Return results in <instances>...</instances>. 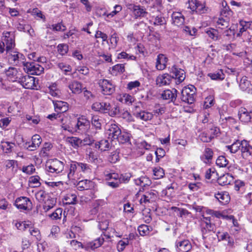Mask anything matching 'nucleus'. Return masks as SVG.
<instances>
[{
	"label": "nucleus",
	"instance_id": "obj_17",
	"mask_svg": "<svg viewBox=\"0 0 252 252\" xmlns=\"http://www.w3.org/2000/svg\"><path fill=\"white\" fill-rule=\"evenodd\" d=\"M77 162L72 161L70 164L69 171L67 174V177L70 180H76L79 179V172Z\"/></svg>",
	"mask_w": 252,
	"mask_h": 252
},
{
	"label": "nucleus",
	"instance_id": "obj_10",
	"mask_svg": "<svg viewBox=\"0 0 252 252\" xmlns=\"http://www.w3.org/2000/svg\"><path fill=\"white\" fill-rule=\"evenodd\" d=\"M14 204L19 209L30 210L32 209V203L31 200L27 197L21 196L17 198Z\"/></svg>",
	"mask_w": 252,
	"mask_h": 252
},
{
	"label": "nucleus",
	"instance_id": "obj_30",
	"mask_svg": "<svg viewBox=\"0 0 252 252\" xmlns=\"http://www.w3.org/2000/svg\"><path fill=\"white\" fill-rule=\"evenodd\" d=\"M133 13L135 18L145 17L148 13L146 9L139 5H134L133 6Z\"/></svg>",
	"mask_w": 252,
	"mask_h": 252
},
{
	"label": "nucleus",
	"instance_id": "obj_46",
	"mask_svg": "<svg viewBox=\"0 0 252 252\" xmlns=\"http://www.w3.org/2000/svg\"><path fill=\"white\" fill-rule=\"evenodd\" d=\"M56 200L53 198H50L49 196L44 201L43 209L45 211H48L52 208L56 204Z\"/></svg>",
	"mask_w": 252,
	"mask_h": 252
},
{
	"label": "nucleus",
	"instance_id": "obj_39",
	"mask_svg": "<svg viewBox=\"0 0 252 252\" xmlns=\"http://www.w3.org/2000/svg\"><path fill=\"white\" fill-rule=\"evenodd\" d=\"M95 147L101 151H105L109 150L110 144L108 140L102 139L95 143Z\"/></svg>",
	"mask_w": 252,
	"mask_h": 252
},
{
	"label": "nucleus",
	"instance_id": "obj_20",
	"mask_svg": "<svg viewBox=\"0 0 252 252\" xmlns=\"http://www.w3.org/2000/svg\"><path fill=\"white\" fill-rule=\"evenodd\" d=\"M22 72L16 68L9 67L6 71V74L9 79L12 82H18L22 76Z\"/></svg>",
	"mask_w": 252,
	"mask_h": 252
},
{
	"label": "nucleus",
	"instance_id": "obj_59",
	"mask_svg": "<svg viewBox=\"0 0 252 252\" xmlns=\"http://www.w3.org/2000/svg\"><path fill=\"white\" fill-rule=\"evenodd\" d=\"M58 52L63 56L65 55L68 51V46L66 44H59L57 46Z\"/></svg>",
	"mask_w": 252,
	"mask_h": 252
},
{
	"label": "nucleus",
	"instance_id": "obj_33",
	"mask_svg": "<svg viewBox=\"0 0 252 252\" xmlns=\"http://www.w3.org/2000/svg\"><path fill=\"white\" fill-rule=\"evenodd\" d=\"M207 76L213 80L222 81L225 78V74L222 69H218L214 72L209 73Z\"/></svg>",
	"mask_w": 252,
	"mask_h": 252
},
{
	"label": "nucleus",
	"instance_id": "obj_23",
	"mask_svg": "<svg viewBox=\"0 0 252 252\" xmlns=\"http://www.w3.org/2000/svg\"><path fill=\"white\" fill-rule=\"evenodd\" d=\"M173 77L168 73L158 75L156 79L157 84L159 87L167 85L170 84Z\"/></svg>",
	"mask_w": 252,
	"mask_h": 252
},
{
	"label": "nucleus",
	"instance_id": "obj_14",
	"mask_svg": "<svg viewBox=\"0 0 252 252\" xmlns=\"http://www.w3.org/2000/svg\"><path fill=\"white\" fill-rule=\"evenodd\" d=\"M111 108V104L106 102H95L92 105V109L102 113H107Z\"/></svg>",
	"mask_w": 252,
	"mask_h": 252
},
{
	"label": "nucleus",
	"instance_id": "obj_9",
	"mask_svg": "<svg viewBox=\"0 0 252 252\" xmlns=\"http://www.w3.org/2000/svg\"><path fill=\"white\" fill-rule=\"evenodd\" d=\"M107 177L108 179H118L120 184H127L129 182L132 175L129 172L122 173L120 175L116 172H111L109 173Z\"/></svg>",
	"mask_w": 252,
	"mask_h": 252
},
{
	"label": "nucleus",
	"instance_id": "obj_19",
	"mask_svg": "<svg viewBox=\"0 0 252 252\" xmlns=\"http://www.w3.org/2000/svg\"><path fill=\"white\" fill-rule=\"evenodd\" d=\"M238 116L242 122L247 123L250 122L252 118V110L248 111L244 107H241L238 112Z\"/></svg>",
	"mask_w": 252,
	"mask_h": 252
},
{
	"label": "nucleus",
	"instance_id": "obj_52",
	"mask_svg": "<svg viewBox=\"0 0 252 252\" xmlns=\"http://www.w3.org/2000/svg\"><path fill=\"white\" fill-rule=\"evenodd\" d=\"M124 64H117L114 65L112 68V74L116 75L118 73H122L125 72Z\"/></svg>",
	"mask_w": 252,
	"mask_h": 252
},
{
	"label": "nucleus",
	"instance_id": "obj_25",
	"mask_svg": "<svg viewBox=\"0 0 252 252\" xmlns=\"http://www.w3.org/2000/svg\"><path fill=\"white\" fill-rule=\"evenodd\" d=\"M172 23L175 26L180 27L183 26L185 22V18L183 15L179 12H174L172 14Z\"/></svg>",
	"mask_w": 252,
	"mask_h": 252
},
{
	"label": "nucleus",
	"instance_id": "obj_41",
	"mask_svg": "<svg viewBox=\"0 0 252 252\" xmlns=\"http://www.w3.org/2000/svg\"><path fill=\"white\" fill-rule=\"evenodd\" d=\"M241 145V141L237 140L234 142L231 145L226 146V147L229 151L233 154L236 153L239 150H240Z\"/></svg>",
	"mask_w": 252,
	"mask_h": 252
},
{
	"label": "nucleus",
	"instance_id": "obj_36",
	"mask_svg": "<svg viewBox=\"0 0 252 252\" xmlns=\"http://www.w3.org/2000/svg\"><path fill=\"white\" fill-rule=\"evenodd\" d=\"M118 99L122 103L127 105L131 104L134 100V98L131 95L127 94H120L118 96Z\"/></svg>",
	"mask_w": 252,
	"mask_h": 252
},
{
	"label": "nucleus",
	"instance_id": "obj_53",
	"mask_svg": "<svg viewBox=\"0 0 252 252\" xmlns=\"http://www.w3.org/2000/svg\"><path fill=\"white\" fill-rule=\"evenodd\" d=\"M187 4H188V8L190 9L192 14H194L197 9V5L198 4V0H188Z\"/></svg>",
	"mask_w": 252,
	"mask_h": 252
},
{
	"label": "nucleus",
	"instance_id": "obj_63",
	"mask_svg": "<svg viewBox=\"0 0 252 252\" xmlns=\"http://www.w3.org/2000/svg\"><path fill=\"white\" fill-rule=\"evenodd\" d=\"M84 96L87 100H93L95 98V95L91 91L84 88L82 90Z\"/></svg>",
	"mask_w": 252,
	"mask_h": 252
},
{
	"label": "nucleus",
	"instance_id": "obj_12",
	"mask_svg": "<svg viewBox=\"0 0 252 252\" xmlns=\"http://www.w3.org/2000/svg\"><path fill=\"white\" fill-rule=\"evenodd\" d=\"M170 73L172 74L171 76L173 79L177 80L176 83H182L186 78V73L183 69L178 68L176 65H173L170 69Z\"/></svg>",
	"mask_w": 252,
	"mask_h": 252
},
{
	"label": "nucleus",
	"instance_id": "obj_8",
	"mask_svg": "<svg viewBox=\"0 0 252 252\" xmlns=\"http://www.w3.org/2000/svg\"><path fill=\"white\" fill-rule=\"evenodd\" d=\"M2 41L5 44V50L7 53L15 47V37L12 33L10 32H4L2 33Z\"/></svg>",
	"mask_w": 252,
	"mask_h": 252
},
{
	"label": "nucleus",
	"instance_id": "obj_22",
	"mask_svg": "<svg viewBox=\"0 0 252 252\" xmlns=\"http://www.w3.org/2000/svg\"><path fill=\"white\" fill-rule=\"evenodd\" d=\"M140 1L143 4L147 5L150 10L154 8L159 10L162 6V0H140Z\"/></svg>",
	"mask_w": 252,
	"mask_h": 252
},
{
	"label": "nucleus",
	"instance_id": "obj_26",
	"mask_svg": "<svg viewBox=\"0 0 252 252\" xmlns=\"http://www.w3.org/2000/svg\"><path fill=\"white\" fill-rule=\"evenodd\" d=\"M68 88L74 94H79L83 89L82 84L76 80H73L69 83Z\"/></svg>",
	"mask_w": 252,
	"mask_h": 252
},
{
	"label": "nucleus",
	"instance_id": "obj_49",
	"mask_svg": "<svg viewBox=\"0 0 252 252\" xmlns=\"http://www.w3.org/2000/svg\"><path fill=\"white\" fill-rule=\"evenodd\" d=\"M29 232L30 234L34 237L38 241L41 240V237L39 230L37 228L30 226Z\"/></svg>",
	"mask_w": 252,
	"mask_h": 252
},
{
	"label": "nucleus",
	"instance_id": "obj_38",
	"mask_svg": "<svg viewBox=\"0 0 252 252\" xmlns=\"http://www.w3.org/2000/svg\"><path fill=\"white\" fill-rule=\"evenodd\" d=\"M0 146L3 152L8 154L12 152L15 146V144L12 142L3 141H1Z\"/></svg>",
	"mask_w": 252,
	"mask_h": 252
},
{
	"label": "nucleus",
	"instance_id": "obj_31",
	"mask_svg": "<svg viewBox=\"0 0 252 252\" xmlns=\"http://www.w3.org/2000/svg\"><path fill=\"white\" fill-rule=\"evenodd\" d=\"M134 116L138 119L144 121L151 120L153 118V114L146 111H140L134 114Z\"/></svg>",
	"mask_w": 252,
	"mask_h": 252
},
{
	"label": "nucleus",
	"instance_id": "obj_2",
	"mask_svg": "<svg viewBox=\"0 0 252 252\" xmlns=\"http://www.w3.org/2000/svg\"><path fill=\"white\" fill-rule=\"evenodd\" d=\"M201 227L202 237L204 240L215 233L216 226L215 224L211 223V217H203Z\"/></svg>",
	"mask_w": 252,
	"mask_h": 252
},
{
	"label": "nucleus",
	"instance_id": "obj_4",
	"mask_svg": "<svg viewBox=\"0 0 252 252\" xmlns=\"http://www.w3.org/2000/svg\"><path fill=\"white\" fill-rule=\"evenodd\" d=\"M64 164L56 158L49 160L46 164V170L49 173L58 175L61 173L64 169Z\"/></svg>",
	"mask_w": 252,
	"mask_h": 252
},
{
	"label": "nucleus",
	"instance_id": "obj_48",
	"mask_svg": "<svg viewBox=\"0 0 252 252\" xmlns=\"http://www.w3.org/2000/svg\"><path fill=\"white\" fill-rule=\"evenodd\" d=\"M35 196L38 201L42 202H44L49 197V195L45 191L40 190L35 193Z\"/></svg>",
	"mask_w": 252,
	"mask_h": 252
},
{
	"label": "nucleus",
	"instance_id": "obj_64",
	"mask_svg": "<svg viewBox=\"0 0 252 252\" xmlns=\"http://www.w3.org/2000/svg\"><path fill=\"white\" fill-rule=\"evenodd\" d=\"M30 225L31 224L27 223L26 221L18 222L15 224L16 228L21 231H25L29 228Z\"/></svg>",
	"mask_w": 252,
	"mask_h": 252
},
{
	"label": "nucleus",
	"instance_id": "obj_58",
	"mask_svg": "<svg viewBox=\"0 0 252 252\" xmlns=\"http://www.w3.org/2000/svg\"><path fill=\"white\" fill-rule=\"evenodd\" d=\"M117 140L120 143H126L129 140V134L126 132H122V131L121 130V134H119V135L118 136V138H117Z\"/></svg>",
	"mask_w": 252,
	"mask_h": 252
},
{
	"label": "nucleus",
	"instance_id": "obj_3",
	"mask_svg": "<svg viewBox=\"0 0 252 252\" xmlns=\"http://www.w3.org/2000/svg\"><path fill=\"white\" fill-rule=\"evenodd\" d=\"M196 89L193 85L185 87L181 92V99L182 101L188 104H192L195 100Z\"/></svg>",
	"mask_w": 252,
	"mask_h": 252
},
{
	"label": "nucleus",
	"instance_id": "obj_56",
	"mask_svg": "<svg viewBox=\"0 0 252 252\" xmlns=\"http://www.w3.org/2000/svg\"><path fill=\"white\" fill-rule=\"evenodd\" d=\"M174 188L175 187L173 184H172L170 186H167L165 189L162 190V193L165 196L171 197L174 192Z\"/></svg>",
	"mask_w": 252,
	"mask_h": 252
},
{
	"label": "nucleus",
	"instance_id": "obj_61",
	"mask_svg": "<svg viewBox=\"0 0 252 252\" xmlns=\"http://www.w3.org/2000/svg\"><path fill=\"white\" fill-rule=\"evenodd\" d=\"M199 138L203 142H210L213 139V136L204 132L199 135Z\"/></svg>",
	"mask_w": 252,
	"mask_h": 252
},
{
	"label": "nucleus",
	"instance_id": "obj_44",
	"mask_svg": "<svg viewBox=\"0 0 252 252\" xmlns=\"http://www.w3.org/2000/svg\"><path fill=\"white\" fill-rule=\"evenodd\" d=\"M108 174L109 173H107L104 175L105 179L106 181V185L112 189H116L119 188L121 185L119 180L118 179L114 180L107 179V176Z\"/></svg>",
	"mask_w": 252,
	"mask_h": 252
},
{
	"label": "nucleus",
	"instance_id": "obj_42",
	"mask_svg": "<svg viewBox=\"0 0 252 252\" xmlns=\"http://www.w3.org/2000/svg\"><path fill=\"white\" fill-rule=\"evenodd\" d=\"M153 230L152 228L146 224H141L138 227V231L141 236H144L149 234Z\"/></svg>",
	"mask_w": 252,
	"mask_h": 252
},
{
	"label": "nucleus",
	"instance_id": "obj_37",
	"mask_svg": "<svg viewBox=\"0 0 252 252\" xmlns=\"http://www.w3.org/2000/svg\"><path fill=\"white\" fill-rule=\"evenodd\" d=\"M93 183L90 180H83L77 184V188L80 190H87L92 186Z\"/></svg>",
	"mask_w": 252,
	"mask_h": 252
},
{
	"label": "nucleus",
	"instance_id": "obj_6",
	"mask_svg": "<svg viewBox=\"0 0 252 252\" xmlns=\"http://www.w3.org/2000/svg\"><path fill=\"white\" fill-rule=\"evenodd\" d=\"M35 79L36 78L33 76L27 74L24 75L22 73L18 83L25 89H34L38 84V80L36 81Z\"/></svg>",
	"mask_w": 252,
	"mask_h": 252
},
{
	"label": "nucleus",
	"instance_id": "obj_16",
	"mask_svg": "<svg viewBox=\"0 0 252 252\" xmlns=\"http://www.w3.org/2000/svg\"><path fill=\"white\" fill-rule=\"evenodd\" d=\"M191 249L192 246L189 240L184 239L176 242V249L177 252H189Z\"/></svg>",
	"mask_w": 252,
	"mask_h": 252
},
{
	"label": "nucleus",
	"instance_id": "obj_11",
	"mask_svg": "<svg viewBox=\"0 0 252 252\" xmlns=\"http://www.w3.org/2000/svg\"><path fill=\"white\" fill-rule=\"evenodd\" d=\"M178 91L175 89L172 90H165L161 94V97L163 100H166L168 102H173L175 105H177L176 103Z\"/></svg>",
	"mask_w": 252,
	"mask_h": 252
},
{
	"label": "nucleus",
	"instance_id": "obj_21",
	"mask_svg": "<svg viewBox=\"0 0 252 252\" xmlns=\"http://www.w3.org/2000/svg\"><path fill=\"white\" fill-rule=\"evenodd\" d=\"M104 238L102 237H100L92 242H88L85 244L83 249L86 251L90 250H94L100 247L104 243Z\"/></svg>",
	"mask_w": 252,
	"mask_h": 252
},
{
	"label": "nucleus",
	"instance_id": "obj_62",
	"mask_svg": "<svg viewBox=\"0 0 252 252\" xmlns=\"http://www.w3.org/2000/svg\"><path fill=\"white\" fill-rule=\"evenodd\" d=\"M63 209L61 208H57L53 213L49 215L53 220H57L61 218Z\"/></svg>",
	"mask_w": 252,
	"mask_h": 252
},
{
	"label": "nucleus",
	"instance_id": "obj_51",
	"mask_svg": "<svg viewBox=\"0 0 252 252\" xmlns=\"http://www.w3.org/2000/svg\"><path fill=\"white\" fill-rule=\"evenodd\" d=\"M49 92V93L53 96L59 97L60 94V91L57 88V84L56 83L53 84L48 88Z\"/></svg>",
	"mask_w": 252,
	"mask_h": 252
},
{
	"label": "nucleus",
	"instance_id": "obj_34",
	"mask_svg": "<svg viewBox=\"0 0 252 252\" xmlns=\"http://www.w3.org/2000/svg\"><path fill=\"white\" fill-rule=\"evenodd\" d=\"M233 180V176L229 173L223 174L217 180L218 184L220 186L227 185L230 184Z\"/></svg>",
	"mask_w": 252,
	"mask_h": 252
},
{
	"label": "nucleus",
	"instance_id": "obj_7",
	"mask_svg": "<svg viewBox=\"0 0 252 252\" xmlns=\"http://www.w3.org/2000/svg\"><path fill=\"white\" fill-rule=\"evenodd\" d=\"M98 84L102 94L104 95H111L115 91V85L109 80L105 79H100Z\"/></svg>",
	"mask_w": 252,
	"mask_h": 252
},
{
	"label": "nucleus",
	"instance_id": "obj_32",
	"mask_svg": "<svg viewBox=\"0 0 252 252\" xmlns=\"http://www.w3.org/2000/svg\"><path fill=\"white\" fill-rule=\"evenodd\" d=\"M215 196L223 205L227 204L230 200L229 194L226 191L218 192L215 194Z\"/></svg>",
	"mask_w": 252,
	"mask_h": 252
},
{
	"label": "nucleus",
	"instance_id": "obj_60",
	"mask_svg": "<svg viewBox=\"0 0 252 252\" xmlns=\"http://www.w3.org/2000/svg\"><path fill=\"white\" fill-rule=\"evenodd\" d=\"M119 159V153L117 151L112 152L108 158V161L112 163H115Z\"/></svg>",
	"mask_w": 252,
	"mask_h": 252
},
{
	"label": "nucleus",
	"instance_id": "obj_54",
	"mask_svg": "<svg viewBox=\"0 0 252 252\" xmlns=\"http://www.w3.org/2000/svg\"><path fill=\"white\" fill-rule=\"evenodd\" d=\"M197 9L195 10V13L197 14H203L207 12L208 7L205 6V2L201 3V1L198 0V4L197 5Z\"/></svg>",
	"mask_w": 252,
	"mask_h": 252
},
{
	"label": "nucleus",
	"instance_id": "obj_47",
	"mask_svg": "<svg viewBox=\"0 0 252 252\" xmlns=\"http://www.w3.org/2000/svg\"><path fill=\"white\" fill-rule=\"evenodd\" d=\"M154 178L158 180L162 178L164 175V171L163 168L160 167H155L153 170Z\"/></svg>",
	"mask_w": 252,
	"mask_h": 252
},
{
	"label": "nucleus",
	"instance_id": "obj_1",
	"mask_svg": "<svg viewBox=\"0 0 252 252\" xmlns=\"http://www.w3.org/2000/svg\"><path fill=\"white\" fill-rule=\"evenodd\" d=\"M71 125L74 126L71 128L68 126H63L62 127L65 130L79 133L85 132L89 128L90 122L84 116H82L77 119V122H72Z\"/></svg>",
	"mask_w": 252,
	"mask_h": 252
},
{
	"label": "nucleus",
	"instance_id": "obj_18",
	"mask_svg": "<svg viewBox=\"0 0 252 252\" xmlns=\"http://www.w3.org/2000/svg\"><path fill=\"white\" fill-rule=\"evenodd\" d=\"M158 197V192L155 190L148 191L143 194L139 202L140 204H146L154 201Z\"/></svg>",
	"mask_w": 252,
	"mask_h": 252
},
{
	"label": "nucleus",
	"instance_id": "obj_5",
	"mask_svg": "<svg viewBox=\"0 0 252 252\" xmlns=\"http://www.w3.org/2000/svg\"><path fill=\"white\" fill-rule=\"evenodd\" d=\"M24 69L28 73L32 75H40L44 72V67L37 63H23Z\"/></svg>",
	"mask_w": 252,
	"mask_h": 252
},
{
	"label": "nucleus",
	"instance_id": "obj_27",
	"mask_svg": "<svg viewBox=\"0 0 252 252\" xmlns=\"http://www.w3.org/2000/svg\"><path fill=\"white\" fill-rule=\"evenodd\" d=\"M214 152L211 148H206L202 156H200V159L204 163L209 164L211 162L213 158Z\"/></svg>",
	"mask_w": 252,
	"mask_h": 252
},
{
	"label": "nucleus",
	"instance_id": "obj_13",
	"mask_svg": "<svg viewBox=\"0 0 252 252\" xmlns=\"http://www.w3.org/2000/svg\"><path fill=\"white\" fill-rule=\"evenodd\" d=\"M106 131L108 138L111 140L117 139L119 134H121V129L118 125L115 124H111L109 125Z\"/></svg>",
	"mask_w": 252,
	"mask_h": 252
},
{
	"label": "nucleus",
	"instance_id": "obj_35",
	"mask_svg": "<svg viewBox=\"0 0 252 252\" xmlns=\"http://www.w3.org/2000/svg\"><path fill=\"white\" fill-rule=\"evenodd\" d=\"M66 141L75 149L82 146V140L76 137H68Z\"/></svg>",
	"mask_w": 252,
	"mask_h": 252
},
{
	"label": "nucleus",
	"instance_id": "obj_43",
	"mask_svg": "<svg viewBox=\"0 0 252 252\" xmlns=\"http://www.w3.org/2000/svg\"><path fill=\"white\" fill-rule=\"evenodd\" d=\"M30 12L31 15L37 20H42L43 21H46L45 16L38 8H34L32 9Z\"/></svg>",
	"mask_w": 252,
	"mask_h": 252
},
{
	"label": "nucleus",
	"instance_id": "obj_45",
	"mask_svg": "<svg viewBox=\"0 0 252 252\" xmlns=\"http://www.w3.org/2000/svg\"><path fill=\"white\" fill-rule=\"evenodd\" d=\"M63 200L66 204H75L77 203V196L75 194H67L64 196Z\"/></svg>",
	"mask_w": 252,
	"mask_h": 252
},
{
	"label": "nucleus",
	"instance_id": "obj_57",
	"mask_svg": "<svg viewBox=\"0 0 252 252\" xmlns=\"http://www.w3.org/2000/svg\"><path fill=\"white\" fill-rule=\"evenodd\" d=\"M78 169L80 171H82L84 173H90L91 172V166L87 163L77 162Z\"/></svg>",
	"mask_w": 252,
	"mask_h": 252
},
{
	"label": "nucleus",
	"instance_id": "obj_50",
	"mask_svg": "<svg viewBox=\"0 0 252 252\" xmlns=\"http://www.w3.org/2000/svg\"><path fill=\"white\" fill-rule=\"evenodd\" d=\"M92 124L96 129H100L101 127V120L97 115H94L92 117Z\"/></svg>",
	"mask_w": 252,
	"mask_h": 252
},
{
	"label": "nucleus",
	"instance_id": "obj_15",
	"mask_svg": "<svg viewBox=\"0 0 252 252\" xmlns=\"http://www.w3.org/2000/svg\"><path fill=\"white\" fill-rule=\"evenodd\" d=\"M240 151L243 158L247 159L252 155V146L249 141L246 140H241Z\"/></svg>",
	"mask_w": 252,
	"mask_h": 252
},
{
	"label": "nucleus",
	"instance_id": "obj_28",
	"mask_svg": "<svg viewBox=\"0 0 252 252\" xmlns=\"http://www.w3.org/2000/svg\"><path fill=\"white\" fill-rule=\"evenodd\" d=\"M55 111L60 114L63 113L68 110V104L63 101H53Z\"/></svg>",
	"mask_w": 252,
	"mask_h": 252
},
{
	"label": "nucleus",
	"instance_id": "obj_40",
	"mask_svg": "<svg viewBox=\"0 0 252 252\" xmlns=\"http://www.w3.org/2000/svg\"><path fill=\"white\" fill-rule=\"evenodd\" d=\"M251 85V83L250 81L248 80L247 77L245 76L242 77L240 81L239 87L242 91H245L250 89Z\"/></svg>",
	"mask_w": 252,
	"mask_h": 252
},
{
	"label": "nucleus",
	"instance_id": "obj_24",
	"mask_svg": "<svg viewBox=\"0 0 252 252\" xmlns=\"http://www.w3.org/2000/svg\"><path fill=\"white\" fill-rule=\"evenodd\" d=\"M168 58L162 54H159L156 59V67L158 70H162L166 67Z\"/></svg>",
	"mask_w": 252,
	"mask_h": 252
},
{
	"label": "nucleus",
	"instance_id": "obj_29",
	"mask_svg": "<svg viewBox=\"0 0 252 252\" xmlns=\"http://www.w3.org/2000/svg\"><path fill=\"white\" fill-rule=\"evenodd\" d=\"M135 184L142 187V190L140 189L139 191H143L144 188L149 186L151 184V181L149 178L146 176H141L139 178L134 180Z\"/></svg>",
	"mask_w": 252,
	"mask_h": 252
},
{
	"label": "nucleus",
	"instance_id": "obj_55",
	"mask_svg": "<svg viewBox=\"0 0 252 252\" xmlns=\"http://www.w3.org/2000/svg\"><path fill=\"white\" fill-rule=\"evenodd\" d=\"M228 163V160L222 156L219 157L216 160V164L220 167H225Z\"/></svg>",
	"mask_w": 252,
	"mask_h": 252
}]
</instances>
